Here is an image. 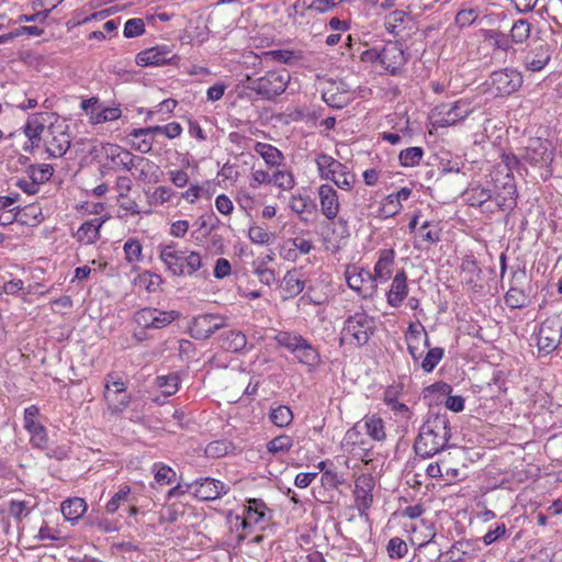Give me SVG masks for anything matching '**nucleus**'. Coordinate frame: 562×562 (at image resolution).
<instances>
[{"label":"nucleus","mask_w":562,"mask_h":562,"mask_svg":"<svg viewBox=\"0 0 562 562\" xmlns=\"http://www.w3.org/2000/svg\"><path fill=\"white\" fill-rule=\"evenodd\" d=\"M451 439L450 420L446 413H429L419 427L414 451L423 459L432 458L449 447Z\"/></svg>","instance_id":"1"},{"label":"nucleus","mask_w":562,"mask_h":562,"mask_svg":"<svg viewBox=\"0 0 562 562\" xmlns=\"http://www.w3.org/2000/svg\"><path fill=\"white\" fill-rule=\"evenodd\" d=\"M160 260L173 276H192L202 267V258L198 251L178 249L175 244L160 246Z\"/></svg>","instance_id":"2"},{"label":"nucleus","mask_w":562,"mask_h":562,"mask_svg":"<svg viewBox=\"0 0 562 562\" xmlns=\"http://www.w3.org/2000/svg\"><path fill=\"white\" fill-rule=\"evenodd\" d=\"M374 330V317L364 311H357L346 318L340 334V344L361 347L369 341Z\"/></svg>","instance_id":"3"},{"label":"nucleus","mask_w":562,"mask_h":562,"mask_svg":"<svg viewBox=\"0 0 562 562\" xmlns=\"http://www.w3.org/2000/svg\"><path fill=\"white\" fill-rule=\"evenodd\" d=\"M321 179L334 182L339 189L351 191L356 183V175L351 169L328 154L319 153L315 157Z\"/></svg>","instance_id":"4"},{"label":"nucleus","mask_w":562,"mask_h":562,"mask_svg":"<svg viewBox=\"0 0 562 562\" xmlns=\"http://www.w3.org/2000/svg\"><path fill=\"white\" fill-rule=\"evenodd\" d=\"M554 156V148L548 139L535 137L528 140L521 154V159L531 167L540 169L541 179L547 181L553 175L552 162Z\"/></svg>","instance_id":"5"},{"label":"nucleus","mask_w":562,"mask_h":562,"mask_svg":"<svg viewBox=\"0 0 562 562\" xmlns=\"http://www.w3.org/2000/svg\"><path fill=\"white\" fill-rule=\"evenodd\" d=\"M276 341L280 347L290 351L300 363L308 367H315L319 363L318 350L302 335L292 331H280L276 336Z\"/></svg>","instance_id":"6"},{"label":"nucleus","mask_w":562,"mask_h":562,"mask_svg":"<svg viewBox=\"0 0 562 562\" xmlns=\"http://www.w3.org/2000/svg\"><path fill=\"white\" fill-rule=\"evenodd\" d=\"M366 61H378L391 75H396L406 63V55L397 42H387L381 49L376 47L363 53Z\"/></svg>","instance_id":"7"},{"label":"nucleus","mask_w":562,"mask_h":562,"mask_svg":"<svg viewBox=\"0 0 562 562\" xmlns=\"http://www.w3.org/2000/svg\"><path fill=\"white\" fill-rule=\"evenodd\" d=\"M539 356L552 353L562 344V319L558 315L542 321L535 330Z\"/></svg>","instance_id":"8"},{"label":"nucleus","mask_w":562,"mask_h":562,"mask_svg":"<svg viewBox=\"0 0 562 562\" xmlns=\"http://www.w3.org/2000/svg\"><path fill=\"white\" fill-rule=\"evenodd\" d=\"M290 82V76L285 71H268L265 76L248 79L247 89L256 92L260 98L271 100L282 94Z\"/></svg>","instance_id":"9"},{"label":"nucleus","mask_w":562,"mask_h":562,"mask_svg":"<svg viewBox=\"0 0 562 562\" xmlns=\"http://www.w3.org/2000/svg\"><path fill=\"white\" fill-rule=\"evenodd\" d=\"M180 317L177 311H164L155 307H144L134 314V322L143 329H161Z\"/></svg>","instance_id":"10"},{"label":"nucleus","mask_w":562,"mask_h":562,"mask_svg":"<svg viewBox=\"0 0 562 562\" xmlns=\"http://www.w3.org/2000/svg\"><path fill=\"white\" fill-rule=\"evenodd\" d=\"M522 85L521 74L513 68L496 70L490 76V90L497 97H506L516 92Z\"/></svg>","instance_id":"11"},{"label":"nucleus","mask_w":562,"mask_h":562,"mask_svg":"<svg viewBox=\"0 0 562 562\" xmlns=\"http://www.w3.org/2000/svg\"><path fill=\"white\" fill-rule=\"evenodd\" d=\"M228 325V317L221 314H201L192 318L189 334L193 339L205 340Z\"/></svg>","instance_id":"12"},{"label":"nucleus","mask_w":562,"mask_h":562,"mask_svg":"<svg viewBox=\"0 0 562 562\" xmlns=\"http://www.w3.org/2000/svg\"><path fill=\"white\" fill-rule=\"evenodd\" d=\"M40 408L36 405H30L23 413V427L30 435V445L34 449L45 450L48 447V434L44 425L37 418Z\"/></svg>","instance_id":"13"},{"label":"nucleus","mask_w":562,"mask_h":562,"mask_svg":"<svg viewBox=\"0 0 562 562\" xmlns=\"http://www.w3.org/2000/svg\"><path fill=\"white\" fill-rule=\"evenodd\" d=\"M345 279L348 286L361 297H372L376 293L375 282L371 278V271L357 266H347Z\"/></svg>","instance_id":"14"},{"label":"nucleus","mask_w":562,"mask_h":562,"mask_svg":"<svg viewBox=\"0 0 562 562\" xmlns=\"http://www.w3.org/2000/svg\"><path fill=\"white\" fill-rule=\"evenodd\" d=\"M58 120V115L54 112H41L31 114L23 127L24 134L31 143V146H38L45 128H47L48 133L50 127L54 125V123H57Z\"/></svg>","instance_id":"15"},{"label":"nucleus","mask_w":562,"mask_h":562,"mask_svg":"<svg viewBox=\"0 0 562 562\" xmlns=\"http://www.w3.org/2000/svg\"><path fill=\"white\" fill-rule=\"evenodd\" d=\"M472 112L471 105L464 100H458L453 104H441L436 108L435 123L437 126H452L467 119Z\"/></svg>","instance_id":"16"},{"label":"nucleus","mask_w":562,"mask_h":562,"mask_svg":"<svg viewBox=\"0 0 562 562\" xmlns=\"http://www.w3.org/2000/svg\"><path fill=\"white\" fill-rule=\"evenodd\" d=\"M270 509L266 503L259 498H249L244 506L243 516H236L243 530H247L254 526L265 524L270 518Z\"/></svg>","instance_id":"17"},{"label":"nucleus","mask_w":562,"mask_h":562,"mask_svg":"<svg viewBox=\"0 0 562 562\" xmlns=\"http://www.w3.org/2000/svg\"><path fill=\"white\" fill-rule=\"evenodd\" d=\"M374 480L371 474H361L355 480L353 498L355 506L362 517L373 504Z\"/></svg>","instance_id":"18"},{"label":"nucleus","mask_w":562,"mask_h":562,"mask_svg":"<svg viewBox=\"0 0 562 562\" xmlns=\"http://www.w3.org/2000/svg\"><path fill=\"white\" fill-rule=\"evenodd\" d=\"M102 154L104 167L113 171H128L135 156L120 145L110 143L102 145Z\"/></svg>","instance_id":"19"},{"label":"nucleus","mask_w":562,"mask_h":562,"mask_svg":"<svg viewBox=\"0 0 562 562\" xmlns=\"http://www.w3.org/2000/svg\"><path fill=\"white\" fill-rule=\"evenodd\" d=\"M45 147L50 158L63 157L70 148V136L66 132V126L60 123H54L45 139Z\"/></svg>","instance_id":"20"},{"label":"nucleus","mask_w":562,"mask_h":562,"mask_svg":"<svg viewBox=\"0 0 562 562\" xmlns=\"http://www.w3.org/2000/svg\"><path fill=\"white\" fill-rule=\"evenodd\" d=\"M192 487L193 494L201 501H214L227 494L229 487L222 481L212 477H201L189 484Z\"/></svg>","instance_id":"21"},{"label":"nucleus","mask_w":562,"mask_h":562,"mask_svg":"<svg viewBox=\"0 0 562 562\" xmlns=\"http://www.w3.org/2000/svg\"><path fill=\"white\" fill-rule=\"evenodd\" d=\"M128 171L137 181L143 183L154 184L160 181L159 167L143 156H134Z\"/></svg>","instance_id":"22"},{"label":"nucleus","mask_w":562,"mask_h":562,"mask_svg":"<svg viewBox=\"0 0 562 562\" xmlns=\"http://www.w3.org/2000/svg\"><path fill=\"white\" fill-rule=\"evenodd\" d=\"M322 214L327 220L337 217L340 210L339 196L333 186L328 183L321 184L317 190Z\"/></svg>","instance_id":"23"},{"label":"nucleus","mask_w":562,"mask_h":562,"mask_svg":"<svg viewBox=\"0 0 562 562\" xmlns=\"http://www.w3.org/2000/svg\"><path fill=\"white\" fill-rule=\"evenodd\" d=\"M394 263V249L390 248L379 251V258L374 265L373 272H371V278L375 282L376 288L380 283H385L391 279Z\"/></svg>","instance_id":"24"},{"label":"nucleus","mask_w":562,"mask_h":562,"mask_svg":"<svg viewBox=\"0 0 562 562\" xmlns=\"http://www.w3.org/2000/svg\"><path fill=\"white\" fill-rule=\"evenodd\" d=\"M492 200L503 211L513 210L517 204V189L515 180L507 175L502 187H496Z\"/></svg>","instance_id":"25"},{"label":"nucleus","mask_w":562,"mask_h":562,"mask_svg":"<svg viewBox=\"0 0 562 562\" xmlns=\"http://www.w3.org/2000/svg\"><path fill=\"white\" fill-rule=\"evenodd\" d=\"M408 295L407 274L404 269L398 270L392 279L386 302L392 307H400Z\"/></svg>","instance_id":"26"},{"label":"nucleus","mask_w":562,"mask_h":562,"mask_svg":"<svg viewBox=\"0 0 562 562\" xmlns=\"http://www.w3.org/2000/svg\"><path fill=\"white\" fill-rule=\"evenodd\" d=\"M551 59V48L548 44H540L527 52L522 64L528 71L537 72L544 69Z\"/></svg>","instance_id":"27"},{"label":"nucleus","mask_w":562,"mask_h":562,"mask_svg":"<svg viewBox=\"0 0 562 562\" xmlns=\"http://www.w3.org/2000/svg\"><path fill=\"white\" fill-rule=\"evenodd\" d=\"M171 50L167 45L155 46L142 50L136 56V64L142 67L160 66L171 60Z\"/></svg>","instance_id":"28"},{"label":"nucleus","mask_w":562,"mask_h":562,"mask_svg":"<svg viewBox=\"0 0 562 562\" xmlns=\"http://www.w3.org/2000/svg\"><path fill=\"white\" fill-rule=\"evenodd\" d=\"M424 338V345L429 348V337L425 331L424 327L418 324H409L405 334V340L407 342V349L415 362H418L423 356V351L419 350L417 344Z\"/></svg>","instance_id":"29"},{"label":"nucleus","mask_w":562,"mask_h":562,"mask_svg":"<svg viewBox=\"0 0 562 562\" xmlns=\"http://www.w3.org/2000/svg\"><path fill=\"white\" fill-rule=\"evenodd\" d=\"M304 290L303 274L299 270L288 271L280 282V293L283 300L297 296Z\"/></svg>","instance_id":"30"},{"label":"nucleus","mask_w":562,"mask_h":562,"mask_svg":"<svg viewBox=\"0 0 562 562\" xmlns=\"http://www.w3.org/2000/svg\"><path fill=\"white\" fill-rule=\"evenodd\" d=\"M359 423L372 440L382 442L386 439L385 423L378 414H368Z\"/></svg>","instance_id":"31"},{"label":"nucleus","mask_w":562,"mask_h":562,"mask_svg":"<svg viewBox=\"0 0 562 562\" xmlns=\"http://www.w3.org/2000/svg\"><path fill=\"white\" fill-rule=\"evenodd\" d=\"M111 375H106L104 384V400L113 413L123 412L130 404V395L126 392H116L110 385Z\"/></svg>","instance_id":"32"},{"label":"nucleus","mask_w":562,"mask_h":562,"mask_svg":"<svg viewBox=\"0 0 562 562\" xmlns=\"http://www.w3.org/2000/svg\"><path fill=\"white\" fill-rule=\"evenodd\" d=\"M104 221L101 218H92L81 224L76 233V238L79 243L91 245L100 237V228Z\"/></svg>","instance_id":"33"},{"label":"nucleus","mask_w":562,"mask_h":562,"mask_svg":"<svg viewBox=\"0 0 562 562\" xmlns=\"http://www.w3.org/2000/svg\"><path fill=\"white\" fill-rule=\"evenodd\" d=\"M493 192L490 188L481 184H473L468 188L464 193V200L471 205L482 207L486 202L491 201Z\"/></svg>","instance_id":"34"},{"label":"nucleus","mask_w":562,"mask_h":562,"mask_svg":"<svg viewBox=\"0 0 562 562\" xmlns=\"http://www.w3.org/2000/svg\"><path fill=\"white\" fill-rule=\"evenodd\" d=\"M254 150L260 155L266 165L270 167H279L284 160L282 151L271 144L257 142L254 146Z\"/></svg>","instance_id":"35"},{"label":"nucleus","mask_w":562,"mask_h":562,"mask_svg":"<svg viewBox=\"0 0 562 562\" xmlns=\"http://www.w3.org/2000/svg\"><path fill=\"white\" fill-rule=\"evenodd\" d=\"M60 510L66 520L75 522L87 510V503L83 498L74 497L61 503Z\"/></svg>","instance_id":"36"},{"label":"nucleus","mask_w":562,"mask_h":562,"mask_svg":"<svg viewBox=\"0 0 562 562\" xmlns=\"http://www.w3.org/2000/svg\"><path fill=\"white\" fill-rule=\"evenodd\" d=\"M222 348L229 352H240L247 346L246 335L240 330H229L222 337Z\"/></svg>","instance_id":"37"},{"label":"nucleus","mask_w":562,"mask_h":562,"mask_svg":"<svg viewBox=\"0 0 562 562\" xmlns=\"http://www.w3.org/2000/svg\"><path fill=\"white\" fill-rule=\"evenodd\" d=\"M133 502L134 497L132 496L131 486L122 484L120 485L119 491L106 503L105 510L109 514H114L122 507L123 504H130Z\"/></svg>","instance_id":"38"},{"label":"nucleus","mask_w":562,"mask_h":562,"mask_svg":"<svg viewBox=\"0 0 562 562\" xmlns=\"http://www.w3.org/2000/svg\"><path fill=\"white\" fill-rule=\"evenodd\" d=\"M412 194L409 188H402L395 193H391L386 196L383 209L387 210V213L394 215L402 210V202L408 200Z\"/></svg>","instance_id":"39"},{"label":"nucleus","mask_w":562,"mask_h":562,"mask_svg":"<svg viewBox=\"0 0 562 562\" xmlns=\"http://www.w3.org/2000/svg\"><path fill=\"white\" fill-rule=\"evenodd\" d=\"M386 407L392 413L394 420L406 429L414 417V412L411 407L401 401Z\"/></svg>","instance_id":"40"},{"label":"nucleus","mask_w":562,"mask_h":562,"mask_svg":"<svg viewBox=\"0 0 562 562\" xmlns=\"http://www.w3.org/2000/svg\"><path fill=\"white\" fill-rule=\"evenodd\" d=\"M122 111L120 108H100L98 105L97 109H92L90 112V123L101 124L105 122H112L120 119Z\"/></svg>","instance_id":"41"},{"label":"nucleus","mask_w":562,"mask_h":562,"mask_svg":"<svg viewBox=\"0 0 562 562\" xmlns=\"http://www.w3.org/2000/svg\"><path fill=\"white\" fill-rule=\"evenodd\" d=\"M530 22L527 19H518L513 23L509 36L514 44H522L530 37Z\"/></svg>","instance_id":"42"},{"label":"nucleus","mask_w":562,"mask_h":562,"mask_svg":"<svg viewBox=\"0 0 562 562\" xmlns=\"http://www.w3.org/2000/svg\"><path fill=\"white\" fill-rule=\"evenodd\" d=\"M481 269L473 259H464L461 265V280L470 286H475L480 279Z\"/></svg>","instance_id":"43"},{"label":"nucleus","mask_w":562,"mask_h":562,"mask_svg":"<svg viewBox=\"0 0 562 562\" xmlns=\"http://www.w3.org/2000/svg\"><path fill=\"white\" fill-rule=\"evenodd\" d=\"M293 439L288 435H280L269 440L266 445L270 454L288 453L293 447Z\"/></svg>","instance_id":"44"},{"label":"nucleus","mask_w":562,"mask_h":562,"mask_svg":"<svg viewBox=\"0 0 562 562\" xmlns=\"http://www.w3.org/2000/svg\"><path fill=\"white\" fill-rule=\"evenodd\" d=\"M269 418L277 427L283 428L293 422V413L289 406L279 405L271 408Z\"/></svg>","instance_id":"45"},{"label":"nucleus","mask_w":562,"mask_h":562,"mask_svg":"<svg viewBox=\"0 0 562 562\" xmlns=\"http://www.w3.org/2000/svg\"><path fill=\"white\" fill-rule=\"evenodd\" d=\"M33 506L30 501H20V499H11L8 503V514L15 521H21L25 517H27L32 512Z\"/></svg>","instance_id":"46"},{"label":"nucleus","mask_w":562,"mask_h":562,"mask_svg":"<svg viewBox=\"0 0 562 562\" xmlns=\"http://www.w3.org/2000/svg\"><path fill=\"white\" fill-rule=\"evenodd\" d=\"M254 273L258 277L259 281L266 285H271L276 282V273L273 269L267 266L265 258H257L254 262Z\"/></svg>","instance_id":"47"},{"label":"nucleus","mask_w":562,"mask_h":562,"mask_svg":"<svg viewBox=\"0 0 562 562\" xmlns=\"http://www.w3.org/2000/svg\"><path fill=\"white\" fill-rule=\"evenodd\" d=\"M424 157V149L422 147H408L401 150L398 160L403 167H415L418 166Z\"/></svg>","instance_id":"48"},{"label":"nucleus","mask_w":562,"mask_h":562,"mask_svg":"<svg viewBox=\"0 0 562 562\" xmlns=\"http://www.w3.org/2000/svg\"><path fill=\"white\" fill-rule=\"evenodd\" d=\"M123 251L128 263H136L143 260V246L136 238H128L123 245Z\"/></svg>","instance_id":"49"},{"label":"nucleus","mask_w":562,"mask_h":562,"mask_svg":"<svg viewBox=\"0 0 562 562\" xmlns=\"http://www.w3.org/2000/svg\"><path fill=\"white\" fill-rule=\"evenodd\" d=\"M248 238L252 244L263 246L272 244L276 236L262 226L251 225L248 229Z\"/></svg>","instance_id":"50"},{"label":"nucleus","mask_w":562,"mask_h":562,"mask_svg":"<svg viewBox=\"0 0 562 562\" xmlns=\"http://www.w3.org/2000/svg\"><path fill=\"white\" fill-rule=\"evenodd\" d=\"M505 304L512 308H522L528 304V295L524 290L512 286L504 296Z\"/></svg>","instance_id":"51"},{"label":"nucleus","mask_w":562,"mask_h":562,"mask_svg":"<svg viewBox=\"0 0 562 562\" xmlns=\"http://www.w3.org/2000/svg\"><path fill=\"white\" fill-rule=\"evenodd\" d=\"M27 173L30 178L40 186L47 182L52 178L54 168L49 164L31 165L27 168Z\"/></svg>","instance_id":"52"},{"label":"nucleus","mask_w":562,"mask_h":562,"mask_svg":"<svg viewBox=\"0 0 562 562\" xmlns=\"http://www.w3.org/2000/svg\"><path fill=\"white\" fill-rule=\"evenodd\" d=\"M180 378L177 373H170L167 375H158L156 378V384L161 389L166 396H171L179 390Z\"/></svg>","instance_id":"53"},{"label":"nucleus","mask_w":562,"mask_h":562,"mask_svg":"<svg viewBox=\"0 0 562 562\" xmlns=\"http://www.w3.org/2000/svg\"><path fill=\"white\" fill-rule=\"evenodd\" d=\"M485 38L491 41L492 45L496 49H501L504 52H509L513 49V42L510 36L497 31V30H488L486 31Z\"/></svg>","instance_id":"54"},{"label":"nucleus","mask_w":562,"mask_h":562,"mask_svg":"<svg viewBox=\"0 0 562 562\" xmlns=\"http://www.w3.org/2000/svg\"><path fill=\"white\" fill-rule=\"evenodd\" d=\"M443 349L440 347L429 348L426 356L424 358H420L422 361L419 362L420 368L426 372H431L437 364L441 361L443 357Z\"/></svg>","instance_id":"55"},{"label":"nucleus","mask_w":562,"mask_h":562,"mask_svg":"<svg viewBox=\"0 0 562 562\" xmlns=\"http://www.w3.org/2000/svg\"><path fill=\"white\" fill-rule=\"evenodd\" d=\"M271 183L281 190L288 191L294 188L295 179L289 170H276L271 176Z\"/></svg>","instance_id":"56"},{"label":"nucleus","mask_w":562,"mask_h":562,"mask_svg":"<svg viewBox=\"0 0 562 562\" xmlns=\"http://www.w3.org/2000/svg\"><path fill=\"white\" fill-rule=\"evenodd\" d=\"M151 471L156 482L159 484H170L176 479V472L161 462L154 463Z\"/></svg>","instance_id":"57"},{"label":"nucleus","mask_w":562,"mask_h":562,"mask_svg":"<svg viewBox=\"0 0 562 562\" xmlns=\"http://www.w3.org/2000/svg\"><path fill=\"white\" fill-rule=\"evenodd\" d=\"M232 447V443L227 440H215L206 446L205 454L207 458L218 459L226 456Z\"/></svg>","instance_id":"58"},{"label":"nucleus","mask_w":562,"mask_h":562,"mask_svg":"<svg viewBox=\"0 0 562 562\" xmlns=\"http://www.w3.org/2000/svg\"><path fill=\"white\" fill-rule=\"evenodd\" d=\"M418 231L422 240L428 244H436L440 240V228L438 224L426 221L420 225Z\"/></svg>","instance_id":"59"},{"label":"nucleus","mask_w":562,"mask_h":562,"mask_svg":"<svg viewBox=\"0 0 562 562\" xmlns=\"http://www.w3.org/2000/svg\"><path fill=\"white\" fill-rule=\"evenodd\" d=\"M386 551L391 559L398 560L403 559L407 554L408 547L403 539L398 537H393L389 540Z\"/></svg>","instance_id":"60"},{"label":"nucleus","mask_w":562,"mask_h":562,"mask_svg":"<svg viewBox=\"0 0 562 562\" xmlns=\"http://www.w3.org/2000/svg\"><path fill=\"white\" fill-rule=\"evenodd\" d=\"M342 449L353 458L359 459L364 463H368L371 460L370 454L372 447L369 446L368 441L356 443L355 446H349Z\"/></svg>","instance_id":"61"},{"label":"nucleus","mask_w":562,"mask_h":562,"mask_svg":"<svg viewBox=\"0 0 562 562\" xmlns=\"http://www.w3.org/2000/svg\"><path fill=\"white\" fill-rule=\"evenodd\" d=\"M205 196L210 198L211 193L205 188V186L200 184H191L184 192L181 193V198L186 200L188 203L193 204L200 198Z\"/></svg>","instance_id":"62"},{"label":"nucleus","mask_w":562,"mask_h":562,"mask_svg":"<svg viewBox=\"0 0 562 562\" xmlns=\"http://www.w3.org/2000/svg\"><path fill=\"white\" fill-rule=\"evenodd\" d=\"M362 425L360 423H356L350 429L347 430L345 437L342 439V448L355 446L356 443H361L367 441L362 436Z\"/></svg>","instance_id":"63"},{"label":"nucleus","mask_w":562,"mask_h":562,"mask_svg":"<svg viewBox=\"0 0 562 562\" xmlns=\"http://www.w3.org/2000/svg\"><path fill=\"white\" fill-rule=\"evenodd\" d=\"M407 12L403 10H394L390 12L385 18V30L389 33H396V27L405 22Z\"/></svg>","instance_id":"64"}]
</instances>
